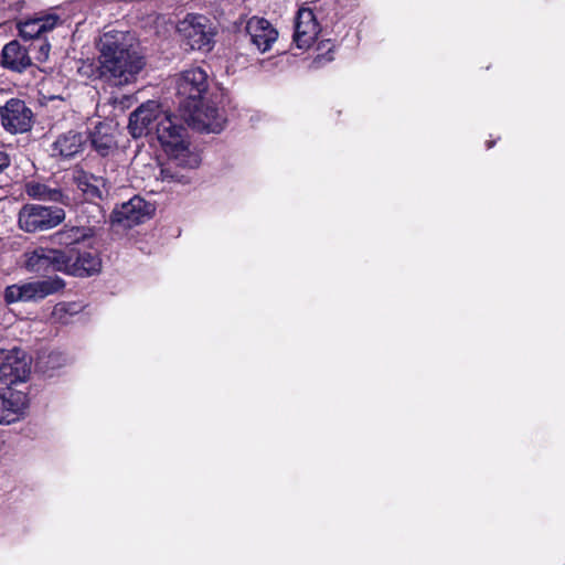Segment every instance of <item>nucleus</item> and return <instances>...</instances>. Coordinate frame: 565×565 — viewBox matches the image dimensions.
I'll list each match as a JSON object with an SVG mask.
<instances>
[{"mask_svg":"<svg viewBox=\"0 0 565 565\" xmlns=\"http://www.w3.org/2000/svg\"><path fill=\"white\" fill-rule=\"evenodd\" d=\"M129 132L134 138L154 135L167 153V161L160 167L158 180L188 183L184 170L200 166V154L191 148L186 128L178 117L162 109L157 100H147L129 116Z\"/></svg>","mask_w":565,"mask_h":565,"instance_id":"obj_1","label":"nucleus"},{"mask_svg":"<svg viewBox=\"0 0 565 565\" xmlns=\"http://www.w3.org/2000/svg\"><path fill=\"white\" fill-rule=\"evenodd\" d=\"M124 34L107 32L100 39V77L114 86L132 82L142 70L143 58L122 43Z\"/></svg>","mask_w":565,"mask_h":565,"instance_id":"obj_2","label":"nucleus"},{"mask_svg":"<svg viewBox=\"0 0 565 565\" xmlns=\"http://www.w3.org/2000/svg\"><path fill=\"white\" fill-rule=\"evenodd\" d=\"M65 220V211L57 206L41 204H25L18 215V223L22 231L36 233L51 230Z\"/></svg>","mask_w":565,"mask_h":565,"instance_id":"obj_3","label":"nucleus"},{"mask_svg":"<svg viewBox=\"0 0 565 565\" xmlns=\"http://www.w3.org/2000/svg\"><path fill=\"white\" fill-rule=\"evenodd\" d=\"M188 110L183 115L189 126L199 131L214 132L222 131L226 122L224 111L210 103L194 102L184 106Z\"/></svg>","mask_w":565,"mask_h":565,"instance_id":"obj_4","label":"nucleus"},{"mask_svg":"<svg viewBox=\"0 0 565 565\" xmlns=\"http://www.w3.org/2000/svg\"><path fill=\"white\" fill-rule=\"evenodd\" d=\"M178 30L191 50L207 52L212 49L215 33L206 17L189 14L179 23Z\"/></svg>","mask_w":565,"mask_h":565,"instance_id":"obj_5","label":"nucleus"},{"mask_svg":"<svg viewBox=\"0 0 565 565\" xmlns=\"http://www.w3.org/2000/svg\"><path fill=\"white\" fill-rule=\"evenodd\" d=\"M63 287L64 282L60 278L15 284L6 288L3 297L7 303L36 301L61 290Z\"/></svg>","mask_w":565,"mask_h":565,"instance_id":"obj_6","label":"nucleus"},{"mask_svg":"<svg viewBox=\"0 0 565 565\" xmlns=\"http://www.w3.org/2000/svg\"><path fill=\"white\" fill-rule=\"evenodd\" d=\"M31 374V359L19 348L1 351L0 381L10 386L24 382Z\"/></svg>","mask_w":565,"mask_h":565,"instance_id":"obj_7","label":"nucleus"},{"mask_svg":"<svg viewBox=\"0 0 565 565\" xmlns=\"http://www.w3.org/2000/svg\"><path fill=\"white\" fill-rule=\"evenodd\" d=\"M0 118L8 132L23 134L32 128L34 115L24 100L11 98L0 108Z\"/></svg>","mask_w":565,"mask_h":565,"instance_id":"obj_8","label":"nucleus"},{"mask_svg":"<svg viewBox=\"0 0 565 565\" xmlns=\"http://www.w3.org/2000/svg\"><path fill=\"white\" fill-rule=\"evenodd\" d=\"M24 257L25 267L32 273H64V269L66 268V250L63 249L40 246L33 250L26 252Z\"/></svg>","mask_w":565,"mask_h":565,"instance_id":"obj_9","label":"nucleus"},{"mask_svg":"<svg viewBox=\"0 0 565 565\" xmlns=\"http://www.w3.org/2000/svg\"><path fill=\"white\" fill-rule=\"evenodd\" d=\"M153 212V204L136 195L116 207L111 213L110 220L113 224L130 228L150 218Z\"/></svg>","mask_w":565,"mask_h":565,"instance_id":"obj_10","label":"nucleus"},{"mask_svg":"<svg viewBox=\"0 0 565 565\" xmlns=\"http://www.w3.org/2000/svg\"><path fill=\"white\" fill-rule=\"evenodd\" d=\"M207 72L200 67L194 66L183 71L175 81V89L180 97L191 100L190 104L201 98L209 88Z\"/></svg>","mask_w":565,"mask_h":565,"instance_id":"obj_11","label":"nucleus"},{"mask_svg":"<svg viewBox=\"0 0 565 565\" xmlns=\"http://www.w3.org/2000/svg\"><path fill=\"white\" fill-rule=\"evenodd\" d=\"M65 274L87 277L97 274L102 267V260L96 253L66 250Z\"/></svg>","mask_w":565,"mask_h":565,"instance_id":"obj_12","label":"nucleus"},{"mask_svg":"<svg viewBox=\"0 0 565 565\" xmlns=\"http://www.w3.org/2000/svg\"><path fill=\"white\" fill-rule=\"evenodd\" d=\"M26 406L28 398L24 393L12 390L0 393V424L9 425L20 420Z\"/></svg>","mask_w":565,"mask_h":565,"instance_id":"obj_13","label":"nucleus"},{"mask_svg":"<svg viewBox=\"0 0 565 565\" xmlns=\"http://www.w3.org/2000/svg\"><path fill=\"white\" fill-rule=\"evenodd\" d=\"M246 31L250 36L252 43L262 53L270 50L278 39V31L264 18H250L246 24Z\"/></svg>","mask_w":565,"mask_h":565,"instance_id":"obj_14","label":"nucleus"},{"mask_svg":"<svg viewBox=\"0 0 565 565\" xmlns=\"http://www.w3.org/2000/svg\"><path fill=\"white\" fill-rule=\"evenodd\" d=\"M319 34V24L311 9H300L298 11L294 41L299 49H308L315 42Z\"/></svg>","mask_w":565,"mask_h":565,"instance_id":"obj_15","label":"nucleus"},{"mask_svg":"<svg viewBox=\"0 0 565 565\" xmlns=\"http://www.w3.org/2000/svg\"><path fill=\"white\" fill-rule=\"evenodd\" d=\"M60 21L56 14H41L19 21L17 26L23 40H38L52 31Z\"/></svg>","mask_w":565,"mask_h":565,"instance_id":"obj_16","label":"nucleus"},{"mask_svg":"<svg viewBox=\"0 0 565 565\" xmlns=\"http://www.w3.org/2000/svg\"><path fill=\"white\" fill-rule=\"evenodd\" d=\"M1 57L3 67L14 72L21 73L32 65L28 47L15 40L3 46Z\"/></svg>","mask_w":565,"mask_h":565,"instance_id":"obj_17","label":"nucleus"},{"mask_svg":"<svg viewBox=\"0 0 565 565\" xmlns=\"http://www.w3.org/2000/svg\"><path fill=\"white\" fill-rule=\"evenodd\" d=\"M77 188L83 192L87 200H103L108 196L110 191L109 183L103 178L87 172H79L75 177Z\"/></svg>","mask_w":565,"mask_h":565,"instance_id":"obj_18","label":"nucleus"},{"mask_svg":"<svg viewBox=\"0 0 565 565\" xmlns=\"http://www.w3.org/2000/svg\"><path fill=\"white\" fill-rule=\"evenodd\" d=\"M89 140L98 154L109 156L116 148L114 126L110 122L98 121L89 134Z\"/></svg>","mask_w":565,"mask_h":565,"instance_id":"obj_19","label":"nucleus"},{"mask_svg":"<svg viewBox=\"0 0 565 565\" xmlns=\"http://www.w3.org/2000/svg\"><path fill=\"white\" fill-rule=\"evenodd\" d=\"M86 137L77 131L70 130L62 134L52 143V156L61 158H72L83 150Z\"/></svg>","mask_w":565,"mask_h":565,"instance_id":"obj_20","label":"nucleus"},{"mask_svg":"<svg viewBox=\"0 0 565 565\" xmlns=\"http://www.w3.org/2000/svg\"><path fill=\"white\" fill-rule=\"evenodd\" d=\"M24 190L34 200L56 202L64 205L70 204V196L56 186L52 188L42 182L29 181L25 183Z\"/></svg>","mask_w":565,"mask_h":565,"instance_id":"obj_21","label":"nucleus"},{"mask_svg":"<svg viewBox=\"0 0 565 565\" xmlns=\"http://www.w3.org/2000/svg\"><path fill=\"white\" fill-rule=\"evenodd\" d=\"M92 226L65 225L52 235L54 243L65 246L78 244L93 237Z\"/></svg>","mask_w":565,"mask_h":565,"instance_id":"obj_22","label":"nucleus"},{"mask_svg":"<svg viewBox=\"0 0 565 565\" xmlns=\"http://www.w3.org/2000/svg\"><path fill=\"white\" fill-rule=\"evenodd\" d=\"M81 226H92L93 237L102 228V225L106 222L105 213L100 205L88 204L82 209L81 215L77 217Z\"/></svg>","mask_w":565,"mask_h":565,"instance_id":"obj_23","label":"nucleus"},{"mask_svg":"<svg viewBox=\"0 0 565 565\" xmlns=\"http://www.w3.org/2000/svg\"><path fill=\"white\" fill-rule=\"evenodd\" d=\"M29 53L32 52L34 54V58L39 62H45L49 58L51 45L46 41L45 36L42 39H38L33 41L29 47Z\"/></svg>","mask_w":565,"mask_h":565,"instance_id":"obj_24","label":"nucleus"},{"mask_svg":"<svg viewBox=\"0 0 565 565\" xmlns=\"http://www.w3.org/2000/svg\"><path fill=\"white\" fill-rule=\"evenodd\" d=\"M23 8L22 0H0V11H3V18H11Z\"/></svg>","mask_w":565,"mask_h":565,"instance_id":"obj_25","label":"nucleus"},{"mask_svg":"<svg viewBox=\"0 0 565 565\" xmlns=\"http://www.w3.org/2000/svg\"><path fill=\"white\" fill-rule=\"evenodd\" d=\"M10 164V159L7 153L0 151V173Z\"/></svg>","mask_w":565,"mask_h":565,"instance_id":"obj_26","label":"nucleus"},{"mask_svg":"<svg viewBox=\"0 0 565 565\" xmlns=\"http://www.w3.org/2000/svg\"><path fill=\"white\" fill-rule=\"evenodd\" d=\"M47 359H49L47 363H52V367H55L57 364V361L61 359V354L52 352L47 355Z\"/></svg>","mask_w":565,"mask_h":565,"instance_id":"obj_27","label":"nucleus"},{"mask_svg":"<svg viewBox=\"0 0 565 565\" xmlns=\"http://www.w3.org/2000/svg\"><path fill=\"white\" fill-rule=\"evenodd\" d=\"M492 145H493V142H489V143H488V148H491V147H492Z\"/></svg>","mask_w":565,"mask_h":565,"instance_id":"obj_28","label":"nucleus"}]
</instances>
